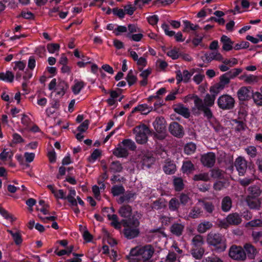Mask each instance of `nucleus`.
<instances>
[{
  "mask_svg": "<svg viewBox=\"0 0 262 262\" xmlns=\"http://www.w3.org/2000/svg\"><path fill=\"white\" fill-rule=\"evenodd\" d=\"M122 223L124 227L123 233L127 238L132 239L139 235L140 231L138 227L140 223L137 219L133 217L130 220H122Z\"/></svg>",
  "mask_w": 262,
  "mask_h": 262,
  "instance_id": "1",
  "label": "nucleus"
},
{
  "mask_svg": "<svg viewBox=\"0 0 262 262\" xmlns=\"http://www.w3.org/2000/svg\"><path fill=\"white\" fill-rule=\"evenodd\" d=\"M253 181V179L246 178L240 179L239 183L243 187L248 186L247 188V196L258 198L262 193L261 185L258 183L252 184Z\"/></svg>",
  "mask_w": 262,
  "mask_h": 262,
  "instance_id": "2",
  "label": "nucleus"
},
{
  "mask_svg": "<svg viewBox=\"0 0 262 262\" xmlns=\"http://www.w3.org/2000/svg\"><path fill=\"white\" fill-rule=\"evenodd\" d=\"M154 248L150 245L144 246H137L133 248L130 251V255L132 256H139V259L146 261L150 259L154 252Z\"/></svg>",
  "mask_w": 262,
  "mask_h": 262,
  "instance_id": "3",
  "label": "nucleus"
},
{
  "mask_svg": "<svg viewBox=\"0 0 262 262\" xmlns=\"http://www.w3.org/2000/svg\"><path fill=\"white\" fill-rule=\"evenodd\" d=\"M229 255L232 259L236 260L243 261L246 259V254L243 248L236 245L230 247Z\"/></svg>",
  "mask_w": 262,
  "mask_h": 262,
  "instance_id": "4",
  "label": "nucleus"
},
{
  "mask_svg": "<svg viewBox=\"0 0 262 262\" xmlns=\"http://www.w3.org/2000/svg\"><path fill=\"white\" fill-rule=\"evenodd\" d=\"M235 100L231 96L227 94L220 96L217 100L220 108L223 110H230L234 107Z\"/></svg>",
  "mask_w": 262,
  "mask_h": 262,
  "instance_id": "5",
  "label": "nucleus"
},
{
  "mask_svg": "<svg viewBox=\"0 0 262 262\" xmlns=\"http://www.w3.org/2000/svg\"><path fill=\"white\" fill-rule=\"evenodd\" d=\"M207 242L209 244L214 246L220 245V248L223 250L226 248L222 237L219 233L210 232L207 236Z\"/></svg>",
  "mask_w": 262,
  "mask_h": 262,
  "instance_id": "6",
  "label": "nucleus"
},
{
  "mask_svg": "<svg viewBox=\"0 0 262 262\" xmlns=\"http://www.w3.org/2000/svg\"><path fill=\"white\" fill-rule=\"evenodd\" d=\"M202 164L207 167H212L215 161V156L213 152H208L203 155L201 158Z\"/></svg>",
  "mask_w": 262,
  "mask_h": 262,
  "instance_id": "7",
  "label": "nucleus"
},
{
  "mask_svg": "<svg viewBox=\"0 0 262 262\" xmlns=\"http://www.w3.org/2000/svg\"><path fill=\"white\" fill-rule=\"evenodd\" d=\"M235 166L239 175L243 176L247 168V161L242 157H238L234 163Z\"/></svg>",
  "mask_w": 262,
  "mask_h": 262,
  "instance_id": "8",
  "label": "nucleus"
},
{
  "mask_svg": "<svg viewBox=\"0 0 262 262\" xmlns=\"http://www.w3.org/2000/svg\"><path fill=\"white\" fill-rule=\"evenodd\" d=\"M230 79L226 73L220 76L219 82L216 83L214 87L216 89L215 92L217 93L220 90H223L226 85L230 83Z\"/></svg>",
  "mask_w": 262,
  "mask_h": 262,
  "instance_id": "9",
  "label": "nucleus"
},
{
  "mask_svg": "<svg viewBox=\"0 0 262 262\" xmlns=\"http://www.w3.org/2000/svg\"><path fill=\"white\" fill-rule=\"evenodd\" d=\"M118 212L121 217L125 219V220H130V217L132 215V207L128 205H123L120 208Z\"/></svg>",
  "mask_w": 262,
  "mask_h": 262,
  "instance_id": "10",
  "label": "nucleus"
},
{
  "mask_svg": "<svg viewBox=\"0 0 262 262\" xmlns=\"http://www.w3.org/2000/svg\"><path fill=\"white\" fill-rule=\"evenodd\" d=\"M246 201L251 209H258L260 207L261 201L257 197L247 196Z\"/></svg>",
  "mask_w": 262,
  "mask_h": 262,
  "instance_id": "11",
  "label": "nucleus"
},
{
  "mask_svg": "<svg viewBox=\"0 0 262 262\" xmlns=\"http://www.w3.org/2000/svg\"><path fill=\"white\" fill-rule=\"evenodd\" d=\"M113 154L118 158H126L128 155L127 149L123 147L121 144H119L118 147L114 149Z\"/></svg>",
  "mask_w": 262,
  "mask_h": 262,
  "instance_id": "12",
  "label": "nucleus"
},
{
  "mask_svg": "<svg viewBox=\"0 0 262 262\" xmlns=\"http://www.w3.org/2000/svg\"><path fill=\"white\" fill-rule=\"evenodd\" d=\"M226 221L229 225H238L241 223L242 218L238 213H232L227 216Z\"/></svg>",
  "mask_w": 262,
  "mask_h": 262,
  "instance_id": "13",
  "label": "nucleus"
},
{
  "mask_svg": "<svg viewBox=\"0 0 262 262\" xmlns=\"http://www.w3.org/2000/svg\"><path fill=\"white\" fill-rule=\"evenodd\" d=\"M223 43V50L225 51H229L233 49V41L226 35H223L221 38Z\"/></svg>",
  "mask_w": 262,
  "mask_h": 262,
  "instance_id": "14",
  "label": "nucleus"
},
{
  "mask_svg": "<svg viewBox=\"0 0 262 262\" xmlns=\"http://www.w3.org/2000/svg\"><path fill=\"white\" fill-rule=\"evenodd\" d=\"M174 111L177 113L184 116L185 118H188L190 117V112L189 109L185 107L182 104H179L174 107Z\"/></svg>",
  "mask_w": 262,
  "mask_h": 262,
  "instance_id": "15",
  "label": "nucleus"
},
{
  "mask_svg": "<svg viewBox=\"0 0 262 262\" xmlns=\"http://www.w3.org/2000/svg\"><path fill=\"white\" fill-rule=\"evenodd\" d=\"M250 90L246 86H243L237 92V96L240 101H246L248 100Z\"/></svg>",
  "mask_w": 262,
  "mask_h": 262,
  "instance_id": "16",
  "label": "nucleus"
},
{
  "mask_svg": "<svg viewBox=\"0 0 262 262\" xmlns=\"http://www.w3.org/2000/svg\"><path fill=\"white\" fill-rule=\"evenodd\" d=\"M244 249L246 251L248 256L250 258H254L257 253L256 249L250 243L245 244L244 246Z\"/></svg>",
  "mask_w": 262,
  "mask_h": 262,
  "instance_id": "17",
  "label": "nucleus"
},
{
  "mask_svg": "<svg viewBox=\"0 0 262 262\" xmlns=\"http://www.w3.org/2000/svg\"><path fill=\"white\" fill-rule=\"evenodd\" d=\"M232 200L229 196H226L224 197L222 201V210L224 212L228 211L231 209L232 207Z\"/></svg>",
  "mask_w": 262,
  "mask_h": 262,
  "instance_id": "18",
  "label": "nucleus"
},
{
  "mask_svg": "<svg viewBox=\"0 0 262 262\" xmlns=\"http://www.w3.org/2000/svg\"><path fill=\"white\" fill-rule=\"evenodd\" d=\"M206 60L208 62H210L213 60H223V57L222 55L217 52H212L211 53H206L205 54Z\"/></svg>",
  "mask_w": 262,
  "mask_h": 262,
  "instance_id": "19",
  "label": "nucleus"
},
{
  "mask_svg": "<svg viewBox=\"0 0 262 262\" xmlns=\"http://www.w3.org/2000/svg\"><path fill=\"white\" fill-rule=\"evenodd\" d=\"M7 231L11 234L15 244L19 245L21 244L23 239L19 231L16 229L13 230H8Z\"/></svg>",
  "mask_w": 262,
  "mask_h": 262,
  "instance_id": "20",
  "label": "nucleus"
},
{
  "mask_svg": "<svg viewBox=\"0 0 262 262\" xmlns=\"http://www.w3.org/2000/svg\"><path fill=\"white\" fill-rule=\"evenodd\" d=\"M202 213L203 210L201 206L196 205L193 207L189 213V217L192 219H197L199 217Z\"/></svg>",
  "mask_w": 262,
  "mask_h": 262,
  "instance_id": "21",
  "label": "nucleus"
},
{
  "mask_svg": "<svg viewBox=\"0 0 262 262\" xmlns=\"http://www.w3.org/2000/svg\"><path fill=\"white\" fill-rule=\"evenodd\" d=\"M184 226L181 224L174 223L170 227L171 233L177 236H180L182 234L184 230Z\"/></svg>",
  "mask_w": 262,
  "mask_h": 262,
  "instance_id": "22",
  "label": "nucleus"
},
{
  "mask_svg": "<svg viewBox=\"0 0 262 262\" xmlns=\"http://www.w3.org/2000/svg\"><path fill=\"white\" fill-rule=\"evenodd\" d=\"M192 248L203 247L204 243L203 236L200 234L195 235L192 239Z\"/></svg>",
  "mask_w": 262,
  "mask_h": 262,
  "instance_id": "23",
  "label": "nucleus"
},
{
  "mask_svg": "<svg viewBox=\"0 0 262 262\" xmlns=\"http://www.w3.org/2000/svg\"><path fill=\"white\" fill-rule=\"evenodd\" d=\"M212 227V224L209 221L201 223L198 226L197 230L200 233H205Z\"/></svg>",
  "mask_w": 262,
  "mask_h": 262,
  "instance_id": "24",
  "label": "nucleus"
},
{
  "mask_svg": "<svg viewBox=\"0 0 262 262\" xmlns=\"http://www.w3.org/2000/svg\"><path fill=\"white\" fill-rule=\"evenodd\" d=\"M239 78L241 79H243L245 82L248 84H253L254 83H256L258 81V78L257 76L250 75H243L240 76Z\"/></svg>",
  "mask_w": 262,
  "mask_h": 262,
  "instance_id": "25",
  "label": "nucleus"
},
{
  "mask_svg": "<svg viewBox=\"0 0 262 262\" xmlns=\"http://www.w3.org/2000/svg\"><path fill=\"white\" fill-rule=\"evenodd\" d=\"M122 169V164L118 161L112 162L110 166V170L114 173L120 172Z\"/></svg>",
  "mask_w": 262,
  "mask_h": 262,
  "instance_id": "26",
  "label": "nucleus"
},
{
  "mask_svg": "<svg viewBox=\"0 0 262 262\" xmlns=\"http://www.w3.org/2000/svg\"><path fill=\"white\" fill-rule=\"evenodd\" d=\"M199 202L201 203L204 209L209 214H212L214 210V206L212 202H207L203 200H199Z\"/></svg>",
  "mask_w": 262,
  "mask_h": 262,
  "instance_id": "27",
  "label": "nucleus"
},
{
  "mask_svg": "<svg viewBox=\"0 0 262 262\" xmlns=\"http://www.w3.org/2000/svg\"><path fill=\"white\" fill-rule=\"evenodd\" d=\"M166 202L164 200L159 199L154 201L151 205V208L154 210H159L166 207Z\"/></svg>",
  "mask_w": 262,
  "mask_h": 262,
  "instance_id": "28",
  "label": "nucleus"
},
{
  "mask_svg": "<svg viewBox=\"0 0 262 262\" xmlns=\"http://www.w3.org/2000/svg\"><path fill=\"white\" fill-rule=\"evenodd\" d=\"M232 128L240 131L247 129V126L244 122L241 121L233 120L232 123Z\"/></svg>",
  "mask_w": 262,
  "mask_h": 262,
  "instance_id": "29",
  "label": "nucleus"
},
{
  "mask_svg": "<svg viewBox=\"0 0 262 262\" xmlns=\"http://www.w3.org/2000/svg\"><path fill=\"white\" fill-rule=\"evenodd\" d=\"M142 164L147 167H149L154 162V158L150 154H144L141 158Z\"/></svg>",
  "mask_w": 262,
  "mask_h": 262,
  "instance_id": "30",
  "label": "nucleus"
},
{
  "mask_svg": "<svg viewBox=\"0 0 262 262\" xmlns=\"http://www.w3.org/2000/svg\"><path fill=\"white\" fill-rule=\"evenodd\" d=\"M122 194L123 195L121 196L117 201L119 204H122L124 202L128 203L131 199L134 196V193L131 192H126L125 194Z\"/></svg>",
  "mask_w": 262,
  "mask_h": 262,
  "instance_id": "31",
  "label": "nucleus"
},
{
  "mask_svg": "<svg viewBox=\"0 0 262 262\" xmlns=\"http://www.w3.org/2000/svg\"><path fill=\"white\" fill-rule=\"evenodd\" d=\"M152 110V108L148 107L147 105H139L136 107L132 111V113H134L136 111L140 112L142 114L146 115Z\"/></svg>",
  "mask_w": 262,
  "mask_h": 262,
  "instance_id": "32",
  "label": "nucleus"
},
{
  "mask_svg": "<svg viewBox=\"0 0 262 262\" xmlns=\"http://www.w3.org/2000/svg\"><path fill=\"white\" fill-rule=\"evenodd\" d=\"M191 99L194 100V103L197 109L201 111L206 106L204 104V100L203 101L196 95H193L191 97Z\"/></svg>",
  "mask_w": 262,
  "mask_h": 262,
  "instance_id": "33",
  "label": "nucleus"
},
{
  "mask_svg": "<svg viewBox=\"0 0 262 262\" xmlns=\"http://www.w3.org/2000/svg\"><path fill=\"white\" fill-rule=\"evenodd\" d=\"M193 180L195 181H202L207 182L210 180V178L208 173L203 172L195 174L193 177Z\"/></svg>",
  "mask_w": 262,
  "mask_h": 262,
  "instance_id": "34",
  "label": "nucleus"
},
{
  "mask_svg": "<svg viewBox=\"0 0 262 262\" xmlns=\"http://www.w3.org/2000/svg\"><path fill=\"white\" fill-rule=\"evenodd\" d=\"M204 253V249L203 247L192 248L191 254L196 259L201 258Z\"/></svg>",
  "mask_w": 262,
  "mask_h": 262,
  "instance_id": "35",
  "label": "nucleus"
},
{
  "mask_svg": "<svg viewBox=\"0 0 262 262\" xmlns=\"http://www.w3.org/2000/svg\"><path fill=\"white\" fill-rule=\"evenodd\" d=\"M147 135L145 132H138L136 135V139L137 143L144 144L147 141Z\"/></svg>",
  "mask_w": 262,
  "mask_h": 262,
  "instance_id": "36",
  "label": "nucleus"
},
{
  "mask_svg": "<svg viewBox=\"0 0 262 262\" xmlns=\"http://www.w3.org/2000/svg\"><path fill=\"white\" fill-rule=\"evenodd\" d=\"M176 165L170 161L167 162L164 166V170L167 174L173 173L176 170Z\"/></svg>",
  "mask_w": 262,
  "mask_h": 262,
  "instance_id": "37",
  "label": "nucleus"
},
{
  "mask_svg": "<svg viewBox=\"0 0 262 262\" xmlns=\"http://www.w3.org/2000/svg\"><path fill=\"white\" fill-rule=\"evenodd\" d=\"M121 144L126 148L131 150H135L136 148V146L135 143L130 139H124L121 142Z\"/></svg>",
  "mask_w": 262,
  "mask_h": 262,
  "instance_id": "38",
  "label": "nucleus"
},
{
  "mask_svg": "<svg viewBox=\"0 0 262 262\" xmlns=\"http://www.w3.org/2000/svg\"><path fill=\"white\" fill-rule=\"evenodd\" d=\"M215 98V95L207 94L204 99V104L208 107L212 106L214 104Z\"/></svg>",
  "mask_w": 262,
  "mask_h": 262,
  "instance_id": "39",
  "label": "nucleus"
},
{
  "mask_svg": "<svg viewBox=\"0 0 262 262\" xmlns=\"http://www.w3.org/2000/svg\"><path fill=\"white\" fill-rule=\"evenodd\" d=\"M111 192L114 196H118L123 194L125 192V189L121 185H115L112 188Z\"/></svg>",
  "mask_w": 262,
  "mask_h": 262,
  "instance_id": "40",
  "label": "nucleus"
},
{
  "mask_svg": "<svg viewBox=\"0 0 262 262\" xmlns=\"http://www.w3.org/2000/svg\"><path fill=\"white\" fill-rule=\"evenodd\" d=\"M211 175L214 179H222L224 178V172L219 168H213L211 170Z\"/></svg>",
  "mask_w": 262,
  "mask_h": 262,
  "instance_id": "41",
  "label": "nucleus"
},
{
  "mask_svg": "<svg viewBox=\"0 0 262 262\" xmlns=\"http://www.w3.org/2000/svg\"><path fill=\"white\" fill-rule=\"evenodd\" d=\"M14 79V75L11 72L7 71L6 73H0V79L3 80H7L11 82Z\"/></svg>",
  "mask_w": 262,
  "mask_h": 262,
  "instance_id": "42",
  "label": "nucleus"
},
{
  "mask_svg": "<svg viewBox=\"0 0 262 262\" xmlns=\"http://www.w3.org/2000/svg\"><path fill=\"white\" fill-rule=\"evenodd\" d=\"M173 184L175 190L180 191L184 188L183 181L181 178H177L173 180Z\"/></svg>",
  "mask_w": 262,
  "mask_h": 262,
  "instance_id": "43",
  "label": "nucleus"
},
{
  "mask_svg": "<svg viewBox=\"0 0 262 262\" xmlns=\"http://www.w3.org/2000/svg\"><path fill=\"white\" fill-rule=\"evenodd\" d=\"M180 206V203L176 198L171 199L169 202V208L172 211H177Z\"/></svg>",
  "mask_w": 262,
  "mask_h": 262,
  "instance_id": "44",
  "label": "nucleus"
},
{
  "mask_svg": "<svg viewBox=\"0 0 262 262\" xmlns=\"http://www.w3.org/2000/svg\"><path fill=\"white\" fill-rule=\"evenodd\" d=\"M194 169L193 164L190 161H187L183 163L182 170L184 172H190Z\"/></svg>",
  "mask_w": 262,
  "mask_h": 262,
  "instance_id": "45",
  "label": "nucleus"
},
{
  "mask_svg": "<svg viewBox=\"0 0 262 262\" xmlns=\"http://www.w3.org/2000/svg\"><path fill=\"white\" fill-rule=\"evenodd\" d=\"M66 87L67 85L64 81H60L58 84L57 88L55 89L57 90V94L59 95H64Z\"/></svg>",
  "mask_w": 262,
  "mask_h": 262,
  "instance_id": "46",
  "label": "nucleus"
},
{
  "mask_svg": "<svg viewBox=\"0 0 262 262\" xmlns=\"http://www.w3.org/2000/svg\"><path fill=\"white\" fill-rule=\"evenodd\" d=\"M84 85V83L83 81H77L75 84L72 86V91L74 94H78L81 90L83 88Z\"/></svg>",
  "mask_w": 262,
  "mask_h": 262,
  "instance_id": "47",
  "label": "nucleus"
},
{
  "mask_svg": "<svg viewBox=\"0 0 262 262\" xmlns=\"http://www.w3.org/2000/svg\"><path fill=\"white\" fill-rule=\"evenodd\" d=\"M183 23L185 25L184 28L183 30V32H188L189 31V29L191 30H195L199 28L198 25H196L194 26L188 20L184 21Z\"/></svg>",
  "mask_w": 262,
  "mask_h": 262,
  "instance_id": "48",
  "label": "nucleus"
},
{
  "mask_svg": "<svg viewBox=\"0 0 262 262\" xmlns=\"http://www.w3.org/2000/svg\"><path fill=\"white\" fill-rule=\"evenodd\" d=\"M196 149V145L192 143L187 144L184 147L185 152L187 155H190L194 152Z\"/></svg>",
  "mask_w": 262,
  "mask_h": 262,
  "instance_id": "49",
  "label": "nucleus"
},
{
  "mask_svg": "<svg viewBox=\"0 0 262 262\" xmlns=\"http://www.w3.org/2000/svg\"><path fill=\"white\" fill-rule=\"evenodd\" d=\"M242 72V70L239 68L233 69L232 70L227 72L231 79L234 78Z\"/></svg>",
  "mask_w": 262,
  "mask_h": 262,
  "instance_id": "50",
  "label": "nucleus"
},
{
  "mask_svg": "<svg viewBox=\"0 0 262 262\" xmlns=\"http://www.w3.org/2000/svg\"><path fill=\"white\" fill-rule=\"evenodd\" d=\"M48 52L50 53H54L56 51H58L60 46L58 43H49L47 46Z\"/></svg>",
  "mask_w": 262,
  "mask_h": 262,
  "instance_id": "51",
  "label": "nucleus"
},
{
  "mask_svg": "<svg viewBox=\"0 0 262 262\" xmlns=\"http://www.w3.org/2000/svg\"><path fill=\"white\" fill-rule=\"evenodd\" d=\"M136 61H137V64L139 67L138 69L140 71L143 70V68L145 67L147 64L146 59L144 57L139 58Z\"/></svg>",
  "mask_w": 262,
  "mask_h": 262,
  "instance_id": "52",
  "label": "nucleus"
},
{
  "mask_svg": "<svg viewBox=\"0 0 262 262\" xmlns=\"http://www.w3.org/2000/svg\"><path fill=\"white\" fill-rule=\"evenodd\" d=\"M108 218L112 221L111 224L115 228H117L120 226V223L118 221V216L116 214L108 215Z\"/></svg>",
  "mask_w": 262,
  "mask_h": 262,
  "instance_id": "53",
  "label": "nucleus"
},
{
  "mask_svg": "<svg viewBox=\"0 0 262 262\" xmlns=\"http://www.w3.org/2000/svg\"><path fill=\"white\" fill-rule=\"evenodd\" d=\"M182 127L176 122H172L169 126V131H182Z\"/></svg>",
  "mask_w": 262,
  "mask_h": 262,
  "instance_id": "54",
  "label": "nucleus"
},
{
  "mask_svg": "<svg viewBox=\"0 0 262 262\" xmlns=\"http://www.w3.org/2000/svg\"><path fill=\"white\" fill-rule=\"evenodd\" d=\"M253 98L255 103L262 105V95L259 92H255L253 95Z\"/></svg>",
  "mask_w": 262,
  "mask_h": 262,
  "instance_id": "55",
  "label": "nucleus"
},
{
  "mask_svg": "<svg viewBox=\"0 0 262 262\" xmlns=\"http://www.w3.org/2000/svg\"><path fill=\"white\" fill-rule=\"evenodd\" d=\"M137 8L135 6H133L132 5H127L124 7V10L125 13H126L129 15H132Z\"/></svg>",
  "mask_w": 262,
  "mask_h": 262,
  "instance_id": "56",
  "label": "nucleus"
},
{
  "mask_svg": "<svg viewBox=\"0 0 262 262\" xmlns=\"http://www.w3.org/2000/svg\"><path fill=\"white\" fill-rule=\"evenodd\" d=\"M126 80L129 85H132L134 84L137 81V78L133 74L132 71H130L126 77Z\"/></svg>",
  "mask_w": 262,
  "mask_h": 262,
  "instance_id": "57",
  "label": "nucleus"
},
{
  "mask_svg": "<svg viewBox=\"0 0 262 262\" xmlns=\"http://www.w3.org/2000/svg\"><path fill=\"white\" fill-rule=\"evenodd\" d=\"M247 226L251 227H262V221L259 219L254 220L247 224Z\"/></svg>",
  "mask_w": 262,
  "mask_h": 262,
  "instance_id": "58",
  "label": "nucleus"
},
{
  "mask_svg": "<svg viewBox=\"0 0 262 262\" xmlns=\"http://www.w3.org/2000/svg\"><path fill=\"white\" fill-rule=\"evenodd\" d=\"M149 134L153 135L154 137L159 140H163L166 137L165 132H147Z\"/></svg>",
  "mask_w": 262,
  "mask_h": 262,
  "instance_id": "59",
  "label": "nucleus"
},
{
  "mask_svg": "<svg viewBox=\"0 0 262 262\" xmlns=\"http://www.w3.org/2000/svg\"><path fill=\"white\" fill-rule=\"evenodd\" d=\"M246 151L247 154L252 157H254L256 156L257 150L254 146H249L246 148Z\"/></svg>",
  "mask_w": 262,
  "mask_h": 262,
  "instance_id": "60",
  "label": "nucleus"
},
{
  "mask_svg": "<svg viewBox=\"0 0 262 262\" xmlns=\"http://www.w3.org/2000/svg\"><path fill=\"white\" fill-rule=\"evenodd\" d=\"M162 28L164 30L165 34L169 36H172L175 35V32L172 31H169V26L166 24H163Z\"/></svg>",
  "mask_w": 262,
  "mask_h": 262,
  "instance_id": "61",
  "label": "nucleus"
},
{
  "mask_svg": "<svg viewBox=\"0 0 262 262\" xmlns=\"http://www.w3.org/2000/svg\"><path fill=\"white\" fill-rule=\"evenodd\" d=\"M126 36L129 38H131L133 40L139 41L143 37V34L141 33L132 35L130 33H127Z\"/></svg>",
  "mask_w": 262,
  "mask_h": 262,
  "instance_id": "62",
  "label": "nucleus"
},
{
  "mask_svg": "<svg viewBox=\"0 0 262 262\" xmlns=\"http://www.w3.org/2000/svg\"><path fill=\"white\" fill-rule=\"evenodd\" d=\"M167 55L173 59H176L179 57L178 52L175 49H173L168 51L167 53Z\"/></svg>",
  "mask_w": 262,
  "mask_h": 262,
  "instance_id": "63",
  "label": "nucleus"
},
{
  "mask_svg": "<svg viewBox=\"0 0 262 262\" xmlns=\"http://www.w3.org/2000/svg\"><path fill=\"white\" fill-rule=\"evenodd\" d=\"M156 154L162 159L166 158L167 157L166 151L161 147L157 149Z\"/></svg>",
  "mask_w": 262,
  "mask_h": 262,
  "instance_id": "64",
  "label": "nucleus"
}]
</instances>
